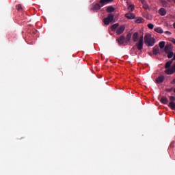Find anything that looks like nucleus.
Wrapping results in <instances>:
<instances>
[{
	"mask_svg": "<svg viewBox=\"0 0 175 175\" xmlns=\"http://www.w3.org/2000/svg\"><path fill=\"white\" fill-rule=\"evenodd\" d=\"M172 64H173V59L166 62L165 65V68L166 69L165 73L166 75H173L175 73V63L172 66ZM170 66L172 67L170 68Z\"/></svg>",
	"mask_w": 175,
	"mask_h": 175,
	"instance_id": "nucleus-1",
	"label": "nucleus"
},
{
	"mask_svg": "<svg viewBox=\"0 0 175 175\" xmlns=\"http://www.w3.org/2000/svg\"><path fill=\"white\" fill-rule=\"evenodd\" d=\"M144 43L146 46L152 47L155 44V38H152L150 34H146L144 37Z\"/></svg>",
	"mask_w": 175,
	"mask_h": 175,
	"instance_id": "nucleus-2",
	"label": "nucleus"
},
{
	"mask_svg": "<svg viewBox=\"0 0 175 175\" xmlns=\"http://www.w3.org/2000/svg\"><path fill=\"white\" fill-rule=\"evenodd\" d=\"M114 20V15L109 14H108L107 18H105L103 20V23L105 25H109Z\"/></svg>",
	"mask_w": 175,
	"mask_h": 175,
	"instance_id": "nucleus-3",
	"label": "nucleus"
},
{
	"mask_svg": "<svg viewBox=\"0 0 175 175\" xmlns=\"http://www.w3.org/2000/svg\"><path fill=\"white\" fill-rule=\"evenodd\" d=\"M144 39V37L143 36H140L139 40L138 42L136 44V47L138 49V50L141 51L143 50V40Z\"/></svg>",
	"mask_w": 175,
	"mask_h": 175,
	"instance_id": "nucleus-4",
	"label": "nucleus"
},
{
	"mask_svg": "<svg viewBox=\"0 0 175 175\" xmlns=\"http://www.w3.org/2000/svg\"><path fill=\"white\" fill-rule=\"evenodd\" d=\"M124 31H125V26L124 25H120L116 29V34L117 35H121V34L124 33Z\"/></svg>",
	"mask_w": 175,
	"mask_h": 175,
	"instance_id": "nucleus-5",
	"label": "nucleus"
},
{
	"mask_svg": "<svg viewBox=\"0 0 175 175\" xmlns=\"http://www.w3.org/2000/svg\"><path fill=\"white\" fill-rule=\"evenodd\" d=\"M100 8H102V5L97 3L92 5V10H94V12H98V10H100Z\"/></svg>",
	"mask_w": 175,
	"mask_h": 175,
	"instance_id": "nucleus-6",
	"label": "nucleus"
},
{
	"mask_svg": "<svg viewBox=\"0 0 175 175\" xmlns=\"http://www.w3.org/2000/svg\"><path fill=\"white\" fill-rule=\"evenodd\" d=\"M163 81H165V76L163 75L159 76L155 80L157 84H162Z\"/></svg>",
	"mask_w": 175,
	"mask_h": 175,
	"instance_id": "nucleus-7",
	"label": "nucleus"
},
{
	"mask_svg": "<svg viewBox=\"0 0 175 175\" xmlns=\"http://www.w3.org/2000/svg\"><path fill=\"white\" fill-rule=\"evenodd\" d=\"M116 40H117L118 44H124V43H125V36H121Z\"/></svg>",
	"mask_w": 175,
	"mask_h": 175,
	"instance_id": "nucleus-8",
	"label": "nucleus"
},
{
	"mask_svg": "<svg viewBox=\"0 0 175 175\" xmlns=\"http://www.w3.org/2000/svg\"><path fill=\"white\" fill-rule=\"evenodd\" d=\"M131 39H132V33H127L126 38H124V41L126 44H128V43H129V42H131Z\"/></svg>",
	"mask_w": 175,
	"mask_h": 175,
	"instance_id": "nucleus-9",
	"label": "nucleus"
},
{
	"mask_svg": "<svg viewBox=\"0 0 175 175\" xmlns=\"http://www.w3.org/2000/svg\"><path fill=\"white\" fill-rule=\"evenodd\" d=\"M125 17L128 18V20H135V16L134 14L132 13H128L125 14Z\"/></svg>",
	"mask_w": 175,
	"mask_h": 175,
	"instance_id": "nucleus-10",
	"label": "nucleus"
},
{
	"mask_svg": "<svg viewBox=\"0 0 175 175\" xmlns=\"http://www.w3.org/2000/svg\"><path fill=\"white\" fill-rule=\"evenodd\" d=\"M173 49V46H172V44H168L165 46V53H169L170 51H172Z\"/></svg>",
	"mask_w": 175,
	"mask_h": 175,
	"instance_id": "nucleus-11",
	"label": "nucleus"
},
{
	"mask_svg": "<svg viewBox=\"0 0 175 175\" xmlns=\"http://www.w3.org/2000/svg\"><path fill=\"white\" fill-rule=\"evenodd\" d=\"M160 102L163 103V105H167V103H169V100H167V98H166V96H161Z\"/></svg>",
	"mask_w": 175,
	"mask_h": 175,
	"instance_id": "nucleus-12",
	"label": "nucleus"
},
{
	"mask_svg": "<svg viewBox=\"0 0 175 175\" xmlns=\"http://www.w3.org/2000/svg\"><path fill=\"white\" fill-rule=\"evenodd\" d=\"M110 2H113V0H100L101 8L105 6V5H107V3H110Z\"/></svg>",
	"mask_w": 175,
	"mask_h": 175,
	"instance_id": "nucleus-13",
	"label": "nucleus"
},
{
	"mask_svg": "<svg viewBox=\"0 0 175 175\" xmlns=\"http://www.w3.org/2000/svg\"><path fill=\"white\" fill-rule=\"evenodd\" d=\"M133 42H137L139 40V33L135 32L133 35Z\"/></svg>",
	"mask_w": 175,
	"mask_h": 175,
	"instance_id": "nucleus-14",
	"label": "nucleus"
},
{
	"mask_svg": "<svg viewBox=\"0 0 175 175\" xmlns=\"http://www.w3.org/2000/svg\"><path fill=\"white\" fill-rule=\"evenodd\" d=\"M142 3L143 8H144V9H145V10H147V9L150 8V7H148V4L147 3L146 1L142 0Z\"/></svg>",
	"mask_w": 175,
	"mask_h": 175,
	"instance_id": "nucleus-15",
	"label": "nucleus"
},
{
	"mask_svg": "<svg viewBox=\"0 0 175 175\" xmlns=\"http://www.w3.org/2000/svg\"><path fill=\"white\" fill-rule=\"evenodd\" d=\"M159 13L160 16H166V10L165 8H161L159 10Z\"/></svg>",
	"mask_w": 175,
	"mask_h": 175,
	"instance_id": "nucleus-16",
	"label": "nucleus"
},
{
	"mask_svg": "<svg viewBox=\"0 0 175 175\" xmlns=\"http://www.w3.org/2000/svg\"><path fill=\"white\" fill-rule=\"evenodd\" d=\"M159 2H161L163 8H167V6H169V4L167 3V1H165V0H159Z\"/></svg>",
	"mask_w": 175,
	"mask_h": 175,
	"instance_id": "nucleus-17",
	"label": "nucleus"
},
{
	"mask_svg": "<svg viewBox=\"0 0 175 175\" xmlns=\"http://www.w3.org/2000/svg\"><path fill=\"white\" fill-rule=\"evenodd\" d=\"M114 10H116V8H114V7H113V6H108L107 8V13H113V12H114Z\"/></svg>",
	"mask_w": 175,
	"mask_h": 175,
	"instance_id": "nucleus-18",
	"label": "nucleus"
},
{
	"mask_svg": "<svg viewBox=\"0 0 175 175\" xmlns=\"http://www.w3.org/2000/svg\"><path fill=\"white\" fill-rule=\"evenodd\" d=\"M118 27H120V24H119V23H115V24H113V25L111 27V31H114L117 30V29L118 28Z\"/></svg>",
	"mask_w": 175,
	"mask_h": 175,
	"instance_id": "nucleus-19",
	"label": "nucleus"
},
{
	"mask_svg": "<svg viewBox=\"0 0 175 175\" xmlns=\"http://www.w3.org/2000/svg\"><path fill=\"white\" fill-rule=\"evenodd\" d=\"M135 23L137 24H140L142 23H144V19L142 17H138V18H136Z\"/></svg>",
	"mask_w": 175,
	"mask_h": 175,
	"instance_id": "nucleus-20",
	"label": "nucleus"
},
{
	"mask_svg": "<svg viewBox=\"0 0 175 175\" xmlns=\"http://www.w3.org/2000/svg\"><path fill=\"white\" fill-rule=\"evenodd\" d=\"M168 107H170L171 110H175V103L170 102V103L168 104Z\"/></svg>",
	"mask_w": 175,
	"mask_h": 175,
	"instance_id": "nucleus-21",
	"label": "nucleus"
},
{
	"mask_svg": "<svg viewBox=\"0 0 175 175\" xmlns=\"http://www.w3.org/2000/svg\"><path fill=\"white\" fill-rule=\"evenodd\" d=\"M165 54H167V58L170 59V58H173L174 55V53L170 51V52H165Z\"/></svg>",
	"mask_w": 175,
	"mask_h": 175,
	"instance_id": "nucleus-22",
	"label": "nucleus"
},
{
	"mask_svg": "<svg viewBox=\"0 0 175 175\" xmlns=\"http://www.w3.org/2000/svg\"><path fill=\"white\" fill-rule=\"evenodd\" d=\"M16 8L17 9L18 12H23V10H24L21 4L16 5Z\"/></svg>",
	"mask_w": 175,
	"mask_h": 175,
	"instance_id": "nucleus-23",
	"label": "nucleus"
},
{
	"mask_svg": "<svg viewBox=\"0 0 175 175\" xmlns=\"http://www.w3.org/2000/svg\"><path fill=\"white\" fill-rule=\"evenodd\" d=\"M154 31L158 33H163V29L161 27L154 28Z\"/></svg>",
	"mask_w": 175,
	"mask_h": 175,
	"instance_id": "nucleus-24",
	"label": "nucleus"
},
{
	"mask_svg": "<svg viewBox=\"0 0 175 175\" xmlns=\"http://www.w3.org/2000/svg\"><path fill=\"white\" fill-rule=\"evenodd\" d=\"M159 53V48L158 46L154 47L153 49V54L157 55V54H158Z\"/></svg>",
	"mask_w": 175,
	"mask_h": 175,
	"instance_id": "nucleus-25",
	"label": "nucleus"
},
{
	"mask_svg": "<svg viewBox=\"0 0 175 175\" xmlns=\"http://www.w3.org/2000/svg\"><path fill=\"white\" fill-rule=\"evenodd\" d=\"M166 42H165L164 41H161L159 43V46L160 47V49H163V47H165V44Z\"/></svg>",
	"mask_w": 175,
	"mask_h": 175,
	"instance_id": "nucleus-26",
	"label": "nucleus"
},
{
	"mask_svg": "<svg viewBox=\"0 0 175 175\" xmlns=\"http://www.w3.org/2000/svg\"><path fill=\"white\" fill-rule=\"evenodd\" d=\"M128 10L130 11V12H133V10H135V5H130L128 8Z\"/></svg>",
	"mask_w": 175,
	"mask_h": 175,
	"instance_id": "nucleus-27",
	"label": "nucleus"
},
{
	"mask_svg": "<svg viewBox=\"0 0 175 175\" xmlns=\"http://www.w3.org/2000/svg\"><path fill=\"white\" fill-rule=\"evenodd\" d=\"M148 28H149V29H154V25H152V23H149L147 25Z\"/></svg>",
	"mask_w": 175,
	"mask_h": 175,
	"instance_id": "nucleus-28",
	"label": "nucleus"
},
{
	"mask_svg": "<svg viewBox=\"0 0 175 175\" xmlns=\"http://www.w3.org/2000/svg\"><path fill=\"white\" fill-rule=\"evenodd\" d=\"M169 98H170V102H174V100H175V97L173 96H170Z\"/></svg>",
	"mask_w": 175,
	"mask_h": 175,
	"instance_id": "nucleus-29",
	"label": "nucleus"
},
{
	"mask_svg": "<svg viewBox=\"0 0 175 175\" xmlns=\"http://www.w3.org/2000/svg\"><path fill=\"white\" fill-rule=\"evenodd\" d=\"M165 91H166L167 92H172L173 91V88H170V89H166Z\"/></svg>",
	"mask_w": 175,
	"mask_h": 175,
	"instance_id": "nucleus-30",
	"label": "nucleus"
},
{
	"mask_svg": "<svg viewBox=\"0 0 175 175\" xmlns=\"http://www.w3.org/2000/svg\"><path fill=\"white\" fill-rule=\"evenodd\" d=\"M170 42H172V43H174V44H175V39L174 38H170Z\"/></svg>",
	"mask_w": 175,
	"mask_h": 175,
	"instance_id": "nucleus-31",
	"label": "nucleus"
},
{
	"mask_svg": "<svg viewBox=\"0 0 175 175\" xmlns=\"http://www.w3.org/2000/svg\"><path fill=\"white\" fill-rule=\"evenodd\" d=\"M165 35H172V32L167 31H165Z\"/></svg>",
	"mask_w": 175,
	"mask_h": 175,
	"instance_id": "nucleus-32",
	"label": "nucleus"
},
{
	"mask_svg": "<svg viewBox=\"0 0 175 175\" xmlns=\"http://www.w3.org/2000/svg\"><path fill=\"white\" fill-rule=\"evenodd\" d=\"M171 84H175V79H174L172 81H171Z\"/></svg>",
	"mask_w": 175,
	"mask_h": 175,
	"instance_id": "nucleus-33",
	"label": "nucleus"
},
{
	"mask_svg": "<svg viewBox=\"0 0 175 175\" xmlns=\"http://www.w3.org/2000/svg\"><path fill=\"white\" fill-rule=\"evenodd\" d=\"M173 27H174V28L175 29V23H174Z\"/></svg>",
	"mask_w": 175,
	"mask_h": 175,
	"instance_id": "nucleus-34",
	"label": "nucleus"
},
{
	"mask_svg": "<svg viewBox=\"0 0 175 175\" xmlns=\"http://www.w3.org/2000/svg\"><path fill=\"white\" fill-rule=\"evenodd\" d=\"M168 2H171L172 1V0H167Z\"/></svg>",
	"mask_w": 175,
	"mask_h": 175,
	"instance_id": "nucleus-35",
	"label": "nucleus"
},
{
	"mask_svg": "<svg viewBox=\"0 0 175 175\" xmlns=\"http://www.w3.org/2000/svg\"><path fill=\"white\" fill-rule=\"evenodd\" d=\"M173 1H174V3H175V0H173Z\"/></svg>",
	"mask_w": 175,
	"mask_h": 175,
	"instance_id": "nucleus-36",
	"label": "nucleus"
},
{
	"mask_svg": "<svg viewBox=\"0 0 175 175\" xmlns=\"http://www.w3.org/2000/svg\"><path fill=\"white\" fill-rule=\"evenodd\" d=\"M141 1V2H142V0H140Z\"/></svg>",
	"mask_w": 175,
	"mask_h": 175,
	"instance_id": "nucleus-37",
	"label": "nucleus"
}]
</instances>
